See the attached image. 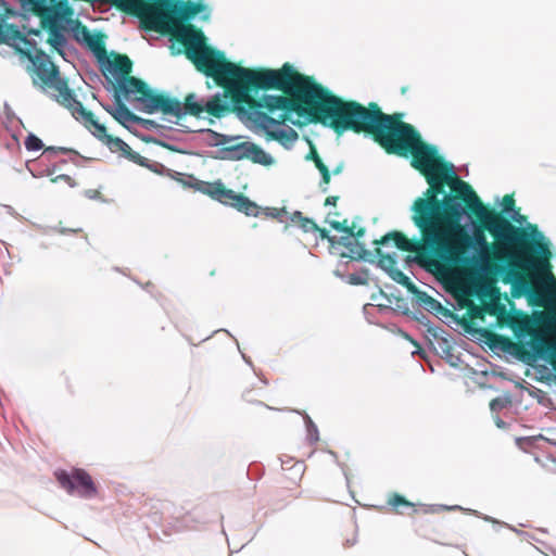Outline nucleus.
Instances as JSON below:
<instances>
[{
    "mask_svg": "<svg viewBox=\"0 0 556 556\" xmlns=\"http://www.w3.org/2000/svg\"><path fill=\"white\" fill-rule=\"evenodd\" d=\"M54 477L59 484L70 494L76 492L83 497L91 498L98 493L94 481L84 469L74 468L71 472L58 470L54 472Z\"/></svg>",
    "mask_w": 556,
    "mask_h": 556,
    "instance_id": "nucleus-12",
    "label": "nucleus"
},
{
    "mask_svg": "<svg viewBox=\"0 0 556 556\" xmlns=\"http://www.w3.org/2000/svg\"><path fill=\"white\" fill-rule=\"evenodd\" d=\"M115 93L141 102L143 111L149 114L161 111L164 115H170L180 111L178 99L155 93L143 80L130 75L118 80Z\"/></svg>",
    "mask_w": 556,
    "mask_h": 556,
    "instance_id": "nucleus-8",
    "label": "nucleus"
},
{
    "mask_svg": "<svg viewBox=\"0 0 556 556\" xmlns=\"http://www.w3.org/2000/svg\"><path fill=\"white\" fill-rule=\"evenodd\" d=\"M388 504L396 511L402 513L400 510L401 507L412 508L414 511H417L415 505L406 500L403 495L399 493H392L388 497Z\"/></svg>",
    "mask_w": 556,
    "mask_h": 556,
    "instance_id": "nucleus-22",
    "label": "nucleus"
},
{
    "mask_svg": "<svg viewBox=\"0 0 556 556\" xmlns=\"http://www.w3.org/2000/svg\"><path fill=\"white\" fill-rule=\"evenodd\" d=\"M251 393H252V390H249V391L243 393V397H244L245 401L253 402V399L250 396Z\"/></svg>",
    "mask_w": 556,
    "mask_h": 556,
    "instance_id": "nucleus-36",
    "label": "nucleus"
},
{
    "mask_svg": "<svg viewBox=\"0 0 556 556\" xmlns=\"http://www.w3.org/2000/svg\"><path fill=\"white\" fill-rule=\"evenodd\" d=\"M407 92V89L405 87L402 88V93Z\"/></svg>",
    "mask_w": 556,
    "mask_h": 556,
    "instance_id": "nucleus-38",
    "label": "nucleus"
},
{
    "mask_svg": "<svg viewBox=\"0 0 556 556\" xmlns=\"http://www.w3.org/2000/svg\"><path fill=\"white\" fill-rule=\"evenodd\" d=\"M389 275L394 281L405 287L409 293L414 294V292H417V286L402 270L394 267L390 270Z\"/></svg>",
    "mask_w": 556,
    "mask_h": 556,
    "instance_id": "nucleus-20",
    "label": "nucleus"
},
{
    "mask_svg": "<svg viewBox=\"0 0 556 556\" xmlns=\"http://www.w3.org/2000/svg\"><path fill=\"white\" fill-rule=\"evenodd\" d=\"M298 132L293 128H277L267 132V140H275L285 147L291 146L298 139Z\"/></svg>",
    "mask_w": 556,
    "mask_h": 556,
    "instance_id": "nucleus-16",
    "label": "nucleus"
},
{
    "mask_svg": "<svg viewBox=\"0 0 556 556\" xmlns=\"http://www.w3.org/2000/svg\"><path fill=\"white\" fill-rule=\"evenodd\" d=\"M185 36H180L185 47L186 56L194 64L195 68L207 77H212L215 84L224 89V96L232 98L249 68L228 61L225 54L208 47L206 38L201 29L188 26Z\"/></svg>",
    "mask_w": 556,
    "mask_h": 556,
    "instance_id": "nucleus-6",
    "label": "nucleus"
},
{
    "mask_svg": "<svg viewBox=\"0 0 556 556\" xmlns=\"http://www.w3.org/2000/svg\"><path fill=\"white\" fill-rule=\"evenodd\" d=\"M413 295L429 312H438L442 308L441 303L425 291L417 289V292H414Z\"/></svg>",
    "mask_w": 556,
    "mask_h": 556,
    "instance_id": "nucleus-17",
    "label": "nucleus"
},
{
    "mask_svg": "<svg viewBox=\"0 0 556 556\" xmlns=\"http://www.w3.org/2000/svg\"><path fill=\"white\" fill-rule=\"evenodd\" d=\"M198 190L225 205H229L247 216L256 217L260 206L242 193H238L225 187L222 181H201Z\"/></svg>",
    "mask_w": 556,
    "mask_h": 556,
    "instance_id": "nucleus-10",
    "label": "nucleus"
},
{
    "mask_svg": "<svg viewBox=\"0 0 556 556\" xmlns=\"http://www.w3.org/2000/svg\"><path fill=\"white\" fill-rule=\"evenodd\" d=\"M203 112L215 118H223L233 112V108L222 99L219 94L212 97L205 104L198 102L194 93H189L185 97L184 102H180V111L177 114H170L177 118L185 115L200 117Z\"/></svg>",
    "mask_w": 556,
    "mask_h": 556,
    "instance_id": "nucleus-11",
    "label": "nucleus"
},
{
    "mask_svg": "<svg viewBox=\"0 0 556 556\" xmlns=\"http://www.w3.org/2000/svg\"><path fill=\"white\" fill-rule=\"evenodd\" d=\"M88 48L99 58L106 54L103 36L102 35H90L85 41Z\"/></svg>",
    "mask_w": 556,
    "mask_h": 556,
    "instance_id": "nucleus-21",
    "label": "nucleus"
},
{
    "mask_svg": "<svg viewBox=\"0 0 556 556\" xmlns=\"http://www.w3.org/2000/svg\"><path fill=\"white\" fill-rule=\"evenodd\" d=\"M225 157L231 161L250 160L255 164L270 166L274 159L260 146L251 141H241L222 148Z\"/></svg>",
    "mask_w": 556,
    "mask_h": 556,
    "instance_id": "nucleus-13",
    "label": "nucleus"
},
{
    "mask_svg": "<svg viewBox=\"0 0 556 556\" xmlns=\"http://www.w3.org/2000/svg\"><path fill=\"white\" fill-rule=\"evenodd\" d=\"M312 232H317L323 240L327 239L330 243H333L334 241V238L329 236L328 230H326L325 228H320L318 225L317 229H313Z\"/></svg>",
    "mask_w": 556,
    "mask_h": 556,
    "instance_id": "nucleus-33",
    "label": "nucleus"
},
{
    "mask_svg": "<svg viewBox=\"0 0 556 556\" xmlns=\"http://www.w3.org/2000/svg\"><path fill=\"white\" fill-rule=\"evenodd\" d=\"M495 402H496V401H495V400H493V401L491 402V404H490V406H491V408H492V409H494Z\"/></svg>",
    "mask_w": 556,
    "mask_h": 556,
    "instance_id": "nucleus-37",
    "label": "nucleus"
},
{
    "mask_svg": "<svg viewBox=\"0 0 556 556\" xmlns=\"http://www.w3.org/2000/svg\"><path fill=\"white\" fill-rule=\"evenodd\" d=\"M290 220L293 225H296L304 232H312L313 229H317V224L313 219L303 216V214L299 211L291 214Z\"/></svg>",
    "mask_w": 556,
    "mask_h": 556,
    "instance_id": "nucleus-19",
    "label": "nucleus"
},
{
    "mask_svg": "<svg viewBox=\"0 0 556 556\" xmlns=\"http://www.w3.org/2000/svg\"><path fill=\"white\" fill-rule=\"evenodd\" d=\"M343 168H344V164H343V163H340V164H338V165L333 168L332 174H333V175H339V174L343 170Z\"/></svg>",
    "mask_w": 556,
    "mask_h": 556,
    "instance_id": "nucleus-35",
    "label": "nucleus"
},
{
    "mask_svg": "<svg viewBox=\"0 0 556 556\" xmlns=\"http://www.w3.org/2000/svg\"><path fill=\"white\" fill-rule=\"evenodd\" d=\"M106 70L113 75L123 79L130 75L132 71V62L126 54H114L112 60H108Z\"/></svg>",
    "mask_w": 556,
    "mask_h": 556,
    "instance_id": "nucleus-15",
    "label": "nucleus"
},
{
    "mask_svg": "<svg viewBox=\"0 0 556 556\" xmlns=\"http://www.w3.org/2000/svg\"><path fill=\"white\" fill-rule=\"evenodd\" d=\"M305 159H306L307 161H313V162H314V164H315V166H316V168H319V167H320V164H325V163L323 162V160L320 159V156H319V154H318V152H317L316 148H315L313 144H311L309 152L307 153V155L305 156Z\"/></svg>",
    "mask_w": 556,
    "mask_h": 556,
    "instance_id": "nucleus-27",
    "label": "nucleus"
},
{
    "mask_svg": "<svg viewBox=\"0 0 556 556\" xmlns=\"http://www.w3.org/2000/svg\"><path fill=\"white\" fill-rule=\"evenodd\" d=\"M376 254L379 257V264L382 268L388 269L389 271L395 267L396 261L393 256L389 254H383L380 248H376Z\"/></svg>",
    "mask_w": 556,
    "mask_h": 556,
    "instance_id": "nucleus-24",
    "label": "nucleus"
},
{
    "mask_svg": "<svg viewBox=\"0 0 556 556\" xmlns=\"http://www.w3.org/2000/svg\"><path fill=\"white\" fill-rule=\"evenodd\" d=\"M321 175V184L320 186H327L331 180V173L326 164H320V167L317 168Z\"/></svg>",
    "mask_w": 556,
    "mask_h": 556,
    "instance_id": "nucleus-29",
    "label": "nucleus"
},
{
    "mask_svg": "<svg viewBox=\"0 0 556 556\" xmlns=\"http://www.w3.org/2000/svg\"><path fill=\"white\" fill-rule=\"evenodd\" d=\"M502 206L504 213H510L515 208V199L513 194L504 195L502 200Z\"/></svg>",
    "mask_w": 556,
    "mask_h": 556,
    "instance_id": "nucleus-28",
    "label": "nucleus"
},
{
    "mask_svg": "<svg viewBox=\"0 0 556 556\" xmlns=\"http://www.w3.org/2000/svg\"><path fill=\"white\" fill-rule=\"evenodd\" d=\"M364 233H365V229L364 228H359L357 231L354 230V236L353 237L354 238H359V237H363ZM350 237L351 236H348V238L342 237L340 243L342 245L349 248L350 252L352 254L357 255L358 258H363L364 255L366 254V251H365L364 247L361 245L358 242H355V243H352L351 241L346 242V240H349Z\"/></svg>",
    "mask_w": 556,
    "mask_h": 556,
    "instance_id": "nucleus-18",
    "label": "nucleus"
},
{
    "mask_svg": "<svg viewBox=\"0 0 556 556\" xmlns=\"http://www.w3.org/2000/svg\"><path fill=\"white\" fill-rule=\"evenodd\" d=\"M104 110L112 115V117L124 127H128V124H149L151 123L148 119H143L137 115H135L122 101L121 94H114V106L106 105L103 106Z\"/></svg>",
    "mask_w": 556,
    "mask_h": 556,
    "instance_id": "nucleus-14",
    "label": "nucleus"
},
{
    "mask_svg": "<svg viewBox=\"0 0 556 556\" xmlns=\"http://www.w3.org/2000/svg\"><path fill=\"white\" fill-rule=\"evenodd\" d=\"M118 11L139 18L141 28L169 36L180 42L185 29L193 26L188 21L204 11L202 2L191 0H104Z\"/></svg>",
    "mask_w": 556,
    "mask_h": 556,
    "instance_id": "nucleus-5",
    "label": "nucleus"
},
{
    "mask_svg": "<svg viewBox=\"0 0 556 556\" xmlns=\"http://www.w3.org/2000/svg\"><path fill=\"white\" fill-rule=\"evenodd\" d=\"M280 122H277L275 118L269 116L266 113L260 114L257 118V125L258 127L265 132V137L267 138V132L274 131L277 125H279Z\"/></svg>",
    "mask_w": 556,
    "mask_h": 556,
    "instance_id": "nucleus-23",
    "label": "nucleus"
},
{
    "mask_svg": "<svg viewBox=\"0 0 556 556\" xmlns=\"http://www.w3.org/2000/svg\"><path fill=\"white\" fill-rule=\"evenodd\" d=\"M438 182L451 190L439 199L442 275L467 273L473 265L503 282L522 288L538 278L554 279L549 242L535 225L515 226L482 203L472 187L438 154Z\"/></svg>",
    "mask_w": 556,
    "mask_h": 556,
    "instance_id": "nucleus-1",
    "label": "nucleus"
},
{
    "mask_svg": "<svg viewBox=\"0 0 556 556\" xmlns=\"http://www.w3.org/2000/svg\"><path fill=\"white\" fill-rule=\"evenodd\" d=\"M215 138H216V146H229L228 143H230L231 141H233L236 138L233 137H228L226 135H223V134H218V132H213Z\"/></svg>",
    "mask_w": 556,
    "mask_h": 556,
    "instance_id": "nucleus-31",
    "label": "nucleus"
},
{
    "mask_svg": "<svg viewBox=\"0 0 556 556\" xmlns=\"http://www.w3.org/2000/svg\"><path fill=\"white\" fill-rule=\"evenodd\" d=\"M81 123L96 138L102 141L112 152H121L129 161L143 165L144 157L131 150V148L121 138L109 135L104 125L100 124L91 111L79 108L72 115Z\"/></svg>",
    "mask_w": 556,
    "mask_h": 556,
    "instance_id": "nucleus-9",
    "label": "nucleus"
},
{
    "mask_svg": "<svg viewBox=\"0 0 556 556\" xmlns=\"http://www.w3.org/2000/svg\"><path fill=\"white\" fill-rule=\"evenodd\" d=\"M72 152V149H68V148H63V147H47L45 148V152L43 154H52V155H55V154H68Z\"/></svg>",
    "mask_w": 556,
    "mask_h": 556,
    "instance_id": "nucleus-30",
    "label": "nucleus"
},
{
    "mask_svg": "<svg viewBox=\"0 0 556 556\" xmlns=\"http://www.w3.org/2000/svg\"><path fill=\"white\" fill-rule=\"evenodd\" d=\"M286 210L285 208H276V207H267L265 208L264 211V214L268 217H271V218H279L282 214H286Z\"/></svg>",
    "mask_w": 556,
    "mask_h": 556,
    "instance_id": "nucleus-32",
    "label": "nucleus"
},
{
    "mask_svg": "<svg viewBox=\"0 0 556 556\" xmlns=\"http://www.w3.org/2000/svg\"><path fill=\"white\" fill-rule=\"evenodd\" d=\"M330 226L337 231L344 232L348 236H354V226H349L346 219L343 222L333 220L330 223Z\"/></svg>",
    "mask_w": 556,
    "mask_h": 556,
    "instance_id": "nucleus-26",
    "label": "nucleus"
},
{
    "mask_svg": "<svg viewBox=\"0 0 556 556\" xmlns=\"http://www.w3.org/2000/svg\"><path fill=\"white\" fill-rule=\"evenodd\" d=\"M24 144H25L26 150H28V151H38L43 148L42 141L34 134H29L26 137Z\"/></svg>",
    "mask_w": 556,
    "mask_h": 556,
    "instance_id": "nucleus-25",
    "label": "nucleus"
},
{
    "mask_svg": "<svg viewBox=\"0 0 556 556\" xmlns=\"http://www.w3.org/2000/svg\"><path fill=\"white\" fill-rule=\"evenodd\" d=\"M25 3L27 7L22 9L23 13L39 17L40 27L46 33L45 42L51 53L65 58L70 31L79 42H85L91 35L87 26L73 18L74 10L67 0H26Z\"/></svg>",
    "mask_w": 556,
    "mask_h": 556,
    "instance_id": "nucleus-7",
    "label": "nucleus"
},
{
    "mask_svg": "<svg viewBox=\"0 0 556 556\" xmlns=\"http://www.w3.org/2000/svg\"><path fill=\"white\" fill-rule=\"evenodd\" d=\"M45 39L46 33L42 28L29 29L27 34H23L17 26L1 22L0 43L14 48L21 58H26L29 61L27 72L33 84L43 91L52 90L51 97L73 115V112L81 108L83 103L70 89L67 79L61 77L60 70L51 61L50 55L38 48Z\"/></svg>",
    "mask_w": 556,
    "mask_h": 556,
    "instance_id": "nucleus-4",
    "label": "nucleus"
},
{
    "mask_svg": "<svg viewBox=\"0 0 556 556\" xmlns=\"http://www.w3.org/2000/svg\"><path fill=\"white\" fill-rule=\"evenodd\" d=\"M388 154L412 156V166L417 169L429 187L422 197L412 205V220L420 233L419 239H409L400 231H391L375 240L377 245L393 241L404 252L414 253L417 263L427 270L442 275L441 240H440V206L439 195L442 185L438 182V150L422 141L419 131L403 117H396L377 137L372 139Z\"/></svg>",
    "mask_w": 556,
    "mask_h": 556,
    "instance_id": "nucleus-3",
    "label": "nucleus"
},
{
    "mask_svg": "<svg viewBox=\"0 0 556 556\" xmlns=\"http://www.w3.org/2000/svg\"><path fill=\"white\" fill-rule=\"evenodd\" d=\"M233 104L296 113L309 122L342 135L351 130L372 139L402 113L386 114L376 102L368 106L345 101L318 84L314 77L299 73L285 63L279 70L249 68L231 98Z\"/></svg>",
    "mask_w": 556,
    "mask_h": 556,
    "instance_id": "nucleus-2",
    "label": "nucleus"
},
{
    "mask_svg": "<svg viewBox=\"0 0 556 556\" xmlns=\"http://www.w3.org/2000/svg\"><path fill=\"white\" fill-rule=\"evenodd\" d=\"M339 200V197L337 195H330L325 200V205H336Z\"/></svg>",
    "mask_w": 556,
    "mask_h": 556,
    "instance_id": "nucleus-34",
    "label": "nucleus"
}]
</instances>
